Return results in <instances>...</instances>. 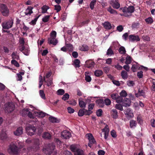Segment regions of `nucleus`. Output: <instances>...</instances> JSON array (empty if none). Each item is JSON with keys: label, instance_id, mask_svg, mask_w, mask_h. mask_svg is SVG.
Returning <instances> with one entry per match:
<instances>
[{"label": "nucleus", "instance_id": "79ce46f5", "mask_svg": "<svg viewBox=\"0 0 155 155\" xmlns=\"http://www.w3.org/2000/svg\"><path fill=\"white\" fill-rule=\"evenodd\" d=\"M74 155H84L83 151L81 150L78 149L74 153Z\"/></svg>", "mask_w": 155, "mask_h": 155}, {"label": "nucleus", "instance_id": "473e14b6", "mask_svg": "<svg viewBox=\"0 0 155 155\" xmlns=\"http://www.w3.org/2000/svg\"><path fill=\"white\" fill-rule=\"evenodd\" d=\"M137 121L138 123L140 124V125H142L143 122L142 119V116L141 114L138 115L137 117Z\"/></svg>", "mask_w": 155, "mask_h": 155}, {"label": "nucleus", "instance_id": "774afa93", "mask_svg": "<svg viewBox=\"0 0 155 155\" xmlns=\"http://www.w3.org/2000/svg\"><path fill=\"white\" fill-rule=\"evenodd\" d=\"M151 89V91H155V79H153L152 82V85Z\"/></svg>", "mask_w": 155, "mask_h": 155}, {"label": "nucleus", "instance_id": "13d9d810", "mask_svg": "<svg viewBox=\"0 0 155 155\" xmlns=\"http://www.w3.org/2000/svg\"><path fill=\"white\" fill-rule=\"evenodd\" d=\"M69 95L68 94L66 93L63 96L62 99L63 100L65 101L69 98Z\"/></svg>", "mask_w": 155, "mask_h": 155}, {"label": "nucleus", "instance_id": "5fc2aeb1", "mask_svg": "<svg viewBox=\"0 0 155 155\" xmlns=\"http://www.w3.org/2000/svg\"><path fill=\"white\" fill-rule=\"evenodd\" d=\"M103 111L101 109H100L96 111V114L97 115L98 117H101Z\"/></svg>", "mask_w": 155, "mask_h": 155}, {"label": "nucleus", "instance_id": "f8f14e48", "mask_svg": "<svg viewBox=\"0 0 155 155\" xmlns=\"http://www.w3.org/2000/svg\"><path fill=\"white\" fill-rule=\"evenodd\" d=\"M94 62L91 60H88L85 62L84 66L89 68H93L94 65Z\"/></svg>", "mask_w": 155, "mask_h": 155}, {"label": "nucleus", "instance_id": "052dcab7", "mask_svg": "<svg viewBox=\"0 0 155 155\" xmlns=\"http://www.w3.org/2000/svg\"><path fill=\"white\" fill-rule=\"evenodd\" d=\"M135 84V83L134 81H132L129 80L127 81V85L128 86L132 87L134 86Z\"/></svg>", "mask_w": 155, "mask_h": 155}, {"label": "nucleus", "instance_id": "5701e85b", "mask_svg": "<svg viewBox=\"0 0 155 155\" xmlns=\"http://www.w3.org/2000/svg\"><path fill=\"white\" fill-rule=\"evenodd\" d=\"M111 116L113 118L116 119L118 117L117 111L115 109H113L111 111Z\"/></svg>", "mask_w": 155, "mask_h": 155}, {"label": "nucleus", "instance_id": "37998d69", "mask_svg": "<svg viewBox=\"0 0 155 155\" xmlns=\"http://www.w3.org/2000/svg\"><path fill=\"white\" fill-rule=\"evenodd\" d=\"M96 1L95 0H92L90 4V7L91 10L94 9V6L96 3Z\"/></svg>", "mask_w": 155, "mask_h": 155}, {"label": "nucleus", "instance_id": "72a5a7b5", "mask_svg": "<svg viewBox=\"0 0 155 155\" xmlns=\"http://www.w3.org/2000/svg\"><path fill=\"white\" fill-rule=\"evenodd\" d=\"M103 72L102 71L97 70H96L94 72V75L97 77H100L103 74Z\"/></svg>", "mask_w": 155, "mask_h": 155}, {"label": "nucleus", "instance_id": "338daca9", "mask_svg": "<svg viewBox=\"0 0 155 155\" xmlns=\"http://www.w3.org/2000/svg\"><path fill=\"white\" fill-rule=\"evenodd\" d=\"M143 75V72L142 71H141L137 72V76L139 78H142Z\"/></svg>", "mask_w": 155, "mask_h": 155}, {"label": "nucleus", "instance_id": "f3484780", "mask_svg": "<svg viewBox=\"0 0 155 155\" xmlns=\"http://www.w3.org/2000/svg\"><path fill=\"white\" fill-rule=\"evenodd\" d=\"M48 120L50 121L52 123H59L60 121V119L53 117L50 116L48 118Z\"/></svg>", "mask_w": 155, "mask_h": 155}, {"label": "nucleus", "instance_id": "1a4fd4ad", "mask_svg": "<svg viewBox=\"0 0 155 155\" xmlns=\"http://www.w3.org/2000/svg\"><path fill=\"white\" fill-rule=\"evenodd\" d=\"M36 127H26L25 128L27 134L28 135L32 136L36 132Z\"/></svg>", "mask_w": 155, "mask_h": 155}, {"label": "nucleus", "instance_id": "0e129e2a", "mask_svg": "<svg viewBox=\"0 0 155 155\" xmlns=\"http://www.w3.org/2000/svg\"><path fill=\"white\" fill-rule=\"evenodd\" d=\"M17 144L18 145V147L19 148V149L21 148L24 146V145L23 144V143L22 142H21L20 141H17V142L16 143V144Z\"/></svg>", "mask_w": 155, "mask_h": 155}, {"label": "nucleus", "instance_id": "4468645a", "mask_svg": "<svg viewBox=\"0 0 155 155\" xmlns=\"http://www.w3.org/2000/svg\"><path fill=\"white\" fill-rule=\"evenodd\" d=\"M23 129L22 127H19L15 131H14L13 133L15 135L19 136L23 134Z\"/></svg>", "mask_w": 155, "mask_h": 155}, {"label": "nucleus", "instance_id": "c03bdc74", "mask_svg": "<svg viewBox=\"0 0 155 155\" xmlns=\"http://www.w3.org/2000/svg\"><path fill=\"white\" fill-rule=\"evenodd\" d=\"M40 16V15L38 16L37 17H35L34 20H32L30 22V24L31 25H35L36 24V21H37L38 19L39 18Z\"/></svg>", "mask_w": 155, "mask_h": 155}, {"label": "nucleus", "instance_id": "680f3d73", "mask_svg": "<svg viewBox=\"0 0 155 155\" xmlns=\"http://www.w3.org/2000/svg\"><path fill=\"white\" fill-rule=\"evenodd\" d=\"M64 91L62 89H59L57 91V94L58 95H63L64 93Z\"/></svg>", "mask_w": 155, "mask_h": 155}, {"label": "nucleus", "instance_id": "dca6fc26", "mask_svg": "<svg viewBox=\"0 0 155 155\" xmlns=\"http://www.w3.org/2000/svg\"><path fill=\"white\" fill-rule=\"evenodd\" d=\"M56 38L50 37L48 38V43L49 44H52L55 45L58 43V40Z\"/></svg>", "mask_w": 155, "mask_h": 155}, {"label": "nucleus", "instance_id": "7c9ffc66", "mask_svg": "<svg viewBox=\"0 0 155 155\" xmlns=\"http://www.w3.org/2000/svg\"><path fill=\"white\" fill-rule=\"evenodd\" d=\"M136 63L137 64H134L133 65L132 67L131 68V71L134 72H136L138 70L139 64H138V63L137 62H136Z\"/></svg>", "mask_w": 155, "mask_h": 155}, {"label": "nucleus", "instance_id": "4d7b16f0", "mask_svg": "<svg viewBox=\"0 0 155 155\" xmlns=\"http://www.w3.org/2000/svg\"><path fill=\"white\" fill-rule=\"evenodd\" d=\"M39 92L41 97L42 99H45V97L44 91L42 90H40L39 91Z\"/></svg>", "mask_w": 155, "mask_h": 155}, {"label": "nucleus", "instance_id": "ea45409f", "mask_svg": "<svg viewBox=\"0 0 155 155\" xmlns=\"http://www.w3.org/2000/svg\"><path fill=\"white\" fill-rule=\"evenodd\" d=\"M11 56L13 59H15L18 60L19 59V55L17 54V51L13 52L11 55Z\"/></svg>", "mask_w": 155, "mask_h": 155}, {"label": "nucleus", "instance_id": "f03ea898", "mask_svg": "<svg viewBox=\"0 0 155 155\" xmlns=\"http://www.w3.org/2000/svg\"><path fill=\"white\" fill-rule=\"evenodd\" d=\"M5 112L9 113L14 110L15 106L14 104L12 102H9L5 104Z\"/></svg>", "mask_w": 155, "mask_h": 155}, {"label": "nucleus", "instance_id": "6e6d98bb", "mask_svg": "<svg viewBox=\"0 0 155 155\" xmlns=\"http://www.w3.org/2000/svg\"><path fill=\"white\" fill-rule=\"evenodd\" d=\"M50 16L48 15L45 16L42 19V21L44 22H47L49 20Z\"/></svg>", "mask_w": 155, "mask_h": 155}, {"label": "nucleus", "instance_id": "69168bd1", "mask_svg": "<svg viewBox=\"0 0 155 155\" xmlns=\"http://www.w3.org/2000/svg\"><path fill=\"white\" fill-rule=\"evenodd\" d=\"M39 145H35L33 146L32 147V149L34 151H37L39 149Z\"/></svg>", "mask_w": 155, "mask_h": 155}, {"label": "nucleus", "instance_id": "ddd939ff", "mask_svg": "<svg viewBox=\"0 0 155 155\" xmlns=\"http://www.w3.org/2000/svg\"><path fill=\"white\" fill-rule=\"evenodd\" d=\"M29 108L23 109L22 110V112L24 113V115L28 114V117L31 118H34V117L31 112L29 111Z\"/></svg>", "mask_w": 155, "mask_h": 155}, {"label": "nucleus", "instance_id": "3c124183", "mask_svg": "<svg viewBox=\"0 0 155 155\" xmlns=\"http://www.w3.org/2000/svg\"><path fill=\"white\" fill-rule=\"evenodd\" d=\"M107 11L111 14H117V11L112 8L110 6L107 9Z\"/></svg>", "mask_w": 155, "mask_h": 155}, {"label": "nucleus", "instance_id": "bf43d9fd", "mask_svg": "<svg viewBox=\"0 0 155 155\" xmlns=\"http://www.w3.org/2000/svg\"><path fill=\"white\" fill-rule=\"evenodd\" d=\"M114 54L113 51L111 48L110 47L107 50V55H111Z\"/></svg>", "mask_w": 155, "mask_h": 155}, {"label": "nucleus", "instance_id": "a878e982", "mask_svg": "<svg viewBox=\"0 0 155 155\" xmlns=\"http://www.w3.org/2000/svg\"><path fill=\"white\" fill-rule=\"evenodd\" d=\"M35 116L40 117H43L45 116V113L42 111H35Z\"/></svg>", "mask_w": 155, "mask_h": 155}, {"label": "nucleus", "instance_id": "c756f323", "mask_svg": "<svg viewBox=\"0 0 155 155\" xmlns=\"http://www.w3.org/2000/svg\"><path fill=\"white\" fill-rule=\"evenodd\" d=\"M81 98H80L78 99L79 105L81 107L84 108L86 107V103L83 101L81 100Z\"/></svg>", "mask_w": 155, "mask_h": 155}, {"label": "nucleus", "instance_id": "c9c22d12", "mask_svg": "<svg viewBox=\"0 0 155 155\" xmlns=\"http://www.w3.org/2000/svg\"><path fill=\"white\" fill-rule=\"evenodd\" d=\"M49 7L47 5H43L41 8L42 10V13L44 14L46 13L48 10L49 9Z\"/></svg>", "mask_w": 155, "mask_h": 155}, {"label": "nucleus", "instance_id": "a211bd4d", "mask_svg": "<svg viewBox=\"0 0 155 155\" xmlns=\"http://www.w3.org/2000/svg\"><path fill=\"white\" fill-rule=\"evenodd\" d=\"M135 95L137 97L140 96L144 97L145 96V93L143 90H140V89L139 88L138 90V93H135Z\"/></svg>", "mask_w": 155, "mask_h": 155}, {"label": "nucleus", "instance_id": "6e6552de", "mask_svg": "<svg viewBox=\"0 0 155 155\" xmlns=\"http://www.w3.org/2000/svg\"><path fill=\"white\" fill-rule=\"evenodd\" d=\"M86 136H87L89 140V142L88 144V146L91 147L93 144H96V142L92 134H87L86 135Z\"/></svg>", "mask_w": 155, "mask_h": 155}, {"label": "nucleus", "instance_id": "393cba45", "mask_svg": "<svg viewBox=\"0 0 155 155\" xmlns=\"http://www.w3.org/2000/svg\"><path fill=\"white\" fill-rule=\"evenodd\" d=\"M43 81L45 82L47 85L49 87L51 85L52 83V79L51 78L47 79L46 80L45 77H44Z\"/></svg>", "mask_w": 155, "mask_h": 155}, {"label": "nucleus", "instance_id": "864d4df0", "mask_svg": "<svg viewBox=\"0 0 155 155\" xmlns=\"http://www.w3.org/2000/svg\"><path fill=\"white\" fill-rule=\"evenodd\" d=\"M65 46L67 48V50L69 51H71L73 50L72 45L71 44H65Z\"/></svg>", "mask_w": 155, "mask_h": 155}, {"label": "nucleus", "instance_id": "423d86ee", "mask_svg": "<svg viewBox=\"0 0 155 155\" xmlns=\"http://www.w3.org/2000/svg\"><path fill=\"white\" fill-rule=\"evenodd\" d=\"M119 99L121 103H123L124 106H126V91L122 90L120 93Z\"/></svg>", "mask_w": 155, "mask_h": 155}, {"label": "nucleus", "instance_id": "a19ab883", "mask_svg": "<svg viewBox=\"0 0 155 155\" xmlns=\"http://www.w3.org/2000/svg\"><path fill=\"white\" fill-rule=\"evenodd\" d=\"M133 60L132 58L127 54V64L131 63Z\"/></svg>", "mask_w": 155, "mask_h": 155}, {"label": "nucleus", "instance_id": "09e8293b", "mask_svg": "<svg viewBox=\"0 0 155 155\" xmlns=\"http://www.w3.org/2000/svg\"><path fill=\"white\" fill-rule=\"evenodd\" d=\"M104 104L107 106H109L111 104V101L108 98H105L104 101Z\"/></svg>", "mask_w": 155, "mask_h": 155}, {"label": "nucleus", "instance_id": "a18cd8bd", "mask_svg": "<svg viewBox=\"0 0 155 155\" xmlns=\"http://www.w3.org/2000/svg\"><path fill=\"white\" fill-rule=\"evenodd\" d=\"M84 108L80 109L78 112V115L80 117L83 116L84 114Z\"/></svg>", "mask_w": 155, "mask_h": 155}, {"label": "nucleus", "instance_id": "39448f33", "mask_svg": "<svg viewBox=\"0 0 155 155\" xmlns=\"http://www.w3.org/2000/svg\"><path fill=\"white\" fill-rule=\"evenodd\" d=\"M13 24V20L12 19L8 20L7 21L2 24L3 29H8L12 26Z\"/></svg>", "mask_w": 155, "mask_h": 155}, {"label": "nucleus", "instance_id": "4c0bfd02", "mask_svg": "<svg viewBox=\"0 0 155 155\" xmlns=\"http://www.w3.org/2000/svg\"><path fill=\"white\" fill-rule=\"evenodd\" d=\"M38 127L36 128V133H37L38 135H40L43 131V129L41 127Z\"/></svg>", "mask_w": 155, "mask_h": 155}, {"label": "nucleus", "instance_id": "9d476101", "mask_svg": "<svg viewBox=\"0 0 155 155\" xmlns=\"http://www.w3.org/2000/svg\"><path fill=\"white\" fill-rule=\"evenodd\" d=\"M71 136V134L68 131L64 130L61 133V137L63 139H69Z\"/></svg>", "mask_w": 155, "mask_h": 155}, {"label": "nucleus", "instance_id": "0eeeda50", "mask_svg": "<svg viewBox=\"0 0 155 155\" xmlns=\"http://www.w3.org/2000/svg\"><path fill=\"white\" fill-rule=\"evenodd\" d=\"M128 36V38L130 41L131 42H137L140 40L139 36L135 35H131L128 36V34L127 33V37Z\"/></svg>", "mask_w": 155, "mask_h": 155}, {"label": "nucleus", "instance_id": "49530a36", "mask_svg": "<svg viewBox=\"0 0 155 155\" xmlns=\"http://www.w3.org/2000/svg\"><path fill=\"white\" fill-rule=\"evenodd\" d=\"M118 51L121 54H125L126 51L125 48L123 46H121L119 48Z\"/></svg>", "mask_w": 155, "mask_h": 155}, {"label": "nucleus", "instance_id": "58836bf2", "mask_svg": "<svg viewBox=\"0 0 155 155\" xmlns=\"http://www.w3.org/2000/svg\"><path fill=\"white\" fill-rule=\"evenodd\" d=\"M122 103V104H117L115 105V108L116 109H118L119 110H120L121 111H122L123 110V106H124L123 105V103ZM124 107H126V106H124Z\"/></svg>", "mask_w": 155, "mask_h": 155}, {"label": "nucleus", "instance_id": "b1692460", "mask_svg": "<svg viewBox=\"0 0 155 155\" xmlns=\"http://www.w3.org/2000/svg\"><path fill=\"white\" fill-rule=\"evenodd\" d=\"M33 8L31 6H28V8L26 9L25 14L26 15H31L33 13L32 11Z\"/></svg>", "mask_w": 155, "mask_h": 155}, {"label": "nucleus", "instance_id": "aec40b11", "mask_svg": "<svg viewBox=\"0 0 155 155\" xmlns=\"http://www.w3.org/2000/svg\"><path fill=\"white\" fill-rule=\"evenodd\" d=\"M102 132H104V138L106 140L108 137L109 134V130L108 127H105L102 129Z\"/></svg>", "mask_w": 155, "mask_h": 155}, {"label": "nucleus", "instance_id": "4be33fe9", "mask_svg": "<svg viewBox=\"0 0 155 155\" xmlns=\"http://www.w3.org/2000/svg\"><path fill=\"white\" fill-rule=\"evenodd\" d=\"M96 103L100 107H103L104 106V100L102 99L97 100L96 101Z\"/></svg>", "mask_w": 155, "mask_h": 155}, {"label": "nucleus", "instance_id": "9b49d317", "mask_svg": "<svg viewBox=\"0 0 155 155\" xmlns=\"http://www.w3.org/2000/svg\"><path fill=\"white\" fill-rule=\"evenodd\" d=\"M118 0H112L110 2V4L115 9H118L120 6V4L118 2Z\"/></svg>", "mask_w": 155, "mask_h": 155}, {"label": "nucleus", "instance_id": "cd10ccee", "mask_svg": "<svg viewBox=\"0 0 155 155\" xmlns=\"http://www.w3.org/2000/svg\"><path fill=\"white\" fill-rule=\"evenodd\" d=\"M0 137L2 140H5L7 138V136L5 133V131L4 129L2 130L1 134L0 135Z\"/></svg>", "mask_w": 155, "mask_h": 155}, {"label": "nucleus", "instance_id": "f257e3e1", "mask_svg": "<svg viewBox=\"0 0 155 155\" xmlns=\"http://www.w3.org/2000/svg\"><path fill=\"white\" fill-rule=\"evenodd\" d=\"M55 148V145L53 143H49L45 145L43 149V152L46 154H50Z\"/></svg>", "mask_w": 155, "mask_h": 155}, {"label": "nucleus", "instance_id": "e433bc0d", "mask_svg": "<svg viewBox=\"0 0 155 155\" xmlns=\"http://www.w3.org/2000/svg\"><path fill=\"white\" fill-rule=\"evenodd\" d=\"M80 61L78 59H75L73 62L74 66L75 68H79L80 67Z\"/></svg>", "mask_w": 155, "mask_h": 155}, {"label": "nucleus", "instance_id": "c85d7f7f", "mask_svg": "<svg viewBox=\"0 0 155 155\" xmlns=\"http://www.w3.org/2000/svg\"><path fill=\"white\" fill-rule=\"evenodd\" d=\"M104 27L106 29H110L112 28L111 24L108 22H105L103 24Z\"/></svg>", "mask_w": 155, "mask_h": 155}, {"label": "nucleus", "instance_id": "bb28decb", "mask_svg": "<svg viewBox=\"0 0 155 155\" xmlns=\"http://www.w3.org/2000/svg\"><path fill=\"white\" fill-rule=\"evenodd\" d=\"M79 49L81 51H85L88 50L89 48L87 45L84 44L80 46Z\"/></svg>", "mask_w": 155, "mask_h": 155}, {"label": "nucleus", "instance_id": "e2e57ef3", "mask_svg": "<svg viewBox=\"0 0 155 155\" xmlns=\"http://www.w3.org/2000/svg\"><path fill=\"white\" fill-rule=\"evenodd\" d=\"M84 112V114L87 115H89L91 114L93 112L91 110H90L89 109H88V110H87L85 109Z\"/></svg>", "mask_w": 155, "mask_h": 155}, {"label": "nucleus", "instance_id": "f704fd0d", "mask_svg": "<svg viewBox=\"0 0 155 155\" xmlns=\"http://www.w3.org/2000/svg\"><path fill=\"white\" fill-rule=\"evenodd\" d=\"M89 22V19H87L86 20L83 21L82 22L79 23L78 24V26L80 27H81L82 26H84V25H87V24H88Z\"/></svg>", "mask_w": 155, "mask_h": 155}, {"label": "nucleus", "instance_id": "412c9836", "mask_svg": "<svg viewBox=\"0 0 155 155\" xmlns=\"http://www.w3.org/2000/svg\"><path fill=\"white\" fill-rule=\"evenodd\" d=\"M133 116L134 114L132 110L130 108L127 109V118L129 119Z\"/></svg>", "mask_w": 155, "mask_h": 155}, {"label": "nucleus", "instance_id": "de8ad7c7", "mask_svg": "<svg viewBox=\"0 0 155 155\" xmlns=\"http://www.w3.org/2000/svg\"><path fill=\"white\" fill-rule=\"evenodd\" d=\"M145 21L148 24H152L153 22V20L152 18L150 17L146 19Z\"/></svg>", "mask_w": 155, "mask_h": 155}, {"label": "nucleus", "instance_id": "6ab92c4d", "mask_svg": "<svg viewBox=\"0 0 155 155\" xmlns=\"http://www.w3.org/2000/svg\"><path fill=\"white\" fill-rule=\"evenodd\" d=\"M134 8L133 6H130L128 8H127V13H129L130 15H131V13H133L134 11ZM129 15L127 14V17L129 16Z\"/></svg>", "mask_w": 155, "mask_h": 155}, {"label": "nucleus", "instance_id": "20e7f679", "mask_svg": "<svg viewBox=\"0 0 155 155\" xmlns=\"http://www.w3.org/2000/svg\"><path fill=\"white\" fill-rule=\"evenodd\" d=\"M0 11L2 15L4 16H7L8 15L9 9L5 4H2L0 5Z\"/></svg>", "mask_w": 155, "mask_h": 155}, {"label": "nucleus", "instance_id": "2f4dec72", "mask_svg": "<svg viewBox=\"0 0 155 155\" xmlns=\"http://www.w3.org/2000/svg\"><path fill=\"white\" fill-rule=\"evenodd\" d=\"M43 138L46 139H50L51 137V135L48 132L45 133L42 135Z\"/></svg>", "mask_w": 155, "mask_h": 155}, {"label": "nucleus", "instance_id": "2eb2a0df", "mask_svg": "<svg viewBox=\"0 0 155 155\" xmlns=\"http://www.w3.org/2000/svg\"><path fill=\"white\" fill-rule=\"evenodd\" d=\"M111 98L113 100H115L117 103H121L119 95L117 94H112L110 95Z\"/></svg>", "mask_w": 155, "mask_h": 155}, {"label": "nucleus", "instance_id": "7ed1b4c3", "mask_svg": "<svg viewBox=\"0 0 155 155\" xmlns=\"http://www.w3.org/2000/svg\"><path fill=\"white\" fill-rule=\"evenodd\" d=\"M19 151L18 147L15 144H11L9 148L8 149V151L10 154L17 155Z\"/></svg>", "mask_w": 155, "mask_h": 155}, {"label": "nucleus", "instance_id": "8fccbe9b", "mask_svg": "<svg viewBox=\"0 0 155 155\" xmlns=\"http://www.w3.org/2000/svg\"><path fill=\"white\" fill-rule=\"evenodd\" d=\"M140 24L138 22H134L132 25V28H137L139 27Z\"/></svg>", "mask_w": 155, "mask_h": 155}, {"label": "nucleus", "instance_id": "603ef678", "mask_svg": "<svg viewBox=\"0 0 155 155\" xmlns=\"http://www.w3.org/2000/svg\"><path fill=\"white\" fill-rule=\"evenodd\" d=\"M12 64L14 65L17 67H19V64L15 60L13 59L11 61Z\"/></svg>", "mask_w": 155, "mask_h": 155}]
</instances>
